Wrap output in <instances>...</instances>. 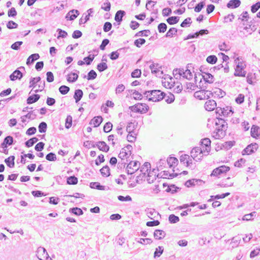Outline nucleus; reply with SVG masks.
<instances>
[{
	"label": "nucleus",
	"instance_id": "nucleus-9",
	"mask_svg": "<svg viewBox=\"0 0 260 260\" xmlns=\"http://www.w3.org/2000/svg\"><path fill=\"white\" fill-rule=\"evenodd\" d=\"M258 146L256 143H252L248 145L243 151L242 155L250 154L254 153L257 149Z\"/></svg>",
	"mask_w": 260,
	"mask_h": 260
},
{
	"label": "nucleus",
	"instance_id": "nucleus-17",
	"mask_svg": "<svg viewBox=\"0 0 260 260\" xmlns=\"http://www.w3.org/2000/svg\"><path fill=\"white\" fill-rule=\"evenodd\" d=\"M79 15V12L77 10H72L70 11L67 14L66 18L70 20H74Z\"/></svg>",
	"mask_w": 260,
	"mask_h": 260
},
{
	"label": "nucleus",
	"instance_id": "nucleus-13",
	"mask_svg": "<svg viewBox=\"0 0 260 260\" xmlns=\"http://www.w3.org/2000/svg\"><path fill=\"white\" fill-rule=\"evenodd\" d=\"M203 183V181L201 179H192L186 181L185 185L186 187H189L196 185H201Z\"/></svg>",
	"mask_w": 260,
	"mask_h": 260
},
{
	"label": "nucleus",
	"instance_id": "nucleus-7",
	"mask_svg": "<svg viewBox=\"0 0 260 260\" xmlns=\"http://www.w3.org/2000/svg\"><path fill=\"white\" fill-rule=\"evenodd\" d=\"M149 68L151 73L155 74L157 77H161L163 74V72L161 71L162 67L158 63H152L150 65Z\"/></svg>",
	"mask_w": 260,
	"mask_h": 260
},
{
	"label": "nucleus",
	"instance_id": "nucleus-24",
	"mask_svg": "<svg viewBox=\"0 0 260 260\" xmlns=\"http://www.w3.org/2000/svg\"><path fill=\"white\" fill-rule=\"evenodd\" d=\"M36 115L33 113V111L29 112L25 115L22 116L21 117V121L23 123H25L26 122V118H28L31 120H33L36 118Z\"/></svg>",
	"mask_w": 260,
	"mask_h": 260
},
{
	"label": "nucleus",
	"instance_id": "nucleus-27",
	"mask_svg": "<svg viewBox=\"0 0 260 260\" xmlns=\"http://www.w3.org/2000/svg\"><path fill=\"white\" fill-rule=\"evenodd\" d=\"M202 78L208 83L211 84L214 81V76L210 73H206V75H202Z\"/></svg>",
	"mask_w": 260,
	"mask_h": 260
},
{
	"label": "nucleus",
	"instance_id": "nucleus-41",
	"mask_svg": "<svg viewBox=\"0 0 260 260\" xmlns=\"http://www.w3.org/2000/svg\"><path fill=\"white\" fill-rule=\"evenodd\" d=\"M206 61L208 63L213 64L216 63L217 57L214 55H211L207 57Z\"/></svg>",
	"mask_w": 260,
	"mask_h": 260
},
{
	"label": "nucleus",
	"instance_id": "nucleus-46",
	"mask_svg": "<svg viewBox=\"0 0 260 260\" xmlns=\"http://www.w3.org/2000/svg\"><path fill=\"white\" fill-rule=\"evenodd\" d=\"M249 18V17L248 12L247 11H244L239 17L238 21L242 22L244 21V20L248 21Z\"/></svg>",
	"mask_w": 260,
	"mask_h": 260
},
{
	"label": "nucleus",
	"instance_id": "nucleus-16",
	"mask_svg": "<svg viewBox=\"0 0 260 260\" xmlns=\"http://www.w3.org/2000/svg\"><path fill=\"white\" fill-rule=\"evenodd\" d=\"M145 211L148 217L151 219L156 218L157 216L159 215V213L153 208H147Z\"/></svg>",
	"mask_w": 260,
	"mask_h": 260
},
{
	"label": "nucleus",
	"instance_id": "nucleus-35",
	"mask_svg": "<svg viewBox=\"0 0 260 260\" xmlns=\"http://www.w3.org/2000/svg\"><path fill=\"white\" fill-rule=\"evenodd\" d=\"M259 127L258 126L253 125L251 128V136L253 138L258 136V131Z\"/></svg>",
	"mask_w": 260,
	"mask_h": 260
},
{
	"label": "nucleus",
	"instance_id": "nucleus-44",
	"mask_svg": "<svg viewBox=\"0 0 260 260\" xmlns=\"http://www.w3.org/2000/svg\"><path fill=\"white\" fill-rule=\"evenodd\" d=\"M38 141V139L36 137H34L27 141L25 143V146L27 147H30L33 146Z\"/></svg>",
	"mask_w": 260,
	"mask_h": 260
},
{
	"label": "nucleus",
	"instance_id": "nucleus-28",
	"mask_svg": "<svg viewBox=\"0 0 260 260\" xmlns=\"http://www.w3.org/2000/svg\"><path fill=\"white\" fill-rule=\"evenodd\" d=\"M40 98V95L35 94L29 96L27 99V104H31L37 102Z\"/></svg>",
	"mask_w": 260,
	"mask_h": 260
},
{
	"label": "nucleus",
	"instance_id": "nucleus-8",
	"mask_svg": "<svg viewBox=\"0 0 260 260\" xmlns=\"http://www.w3.org/2000/svg\"><path fill=\"white\" fill-rule=\"evenodd\" d=\"M230 170V167L225 166H220L214 169L211 174V176L218 177V176L225 173Z\"/></svg>",
	"mask_w": 260,
	"mask_h": 260
},
{
	"label": "nucleus",
	"instance_id": "nucleus-55",
	"mask_svg": "<svg viewBox=\"0 0 260 260\" xmlns=\"http://www.w3.org/2000/svg\"><path fill=\"white\" fill-rule=\"evenodd\" d=\"M108 69V66L105 62H102L98 64L97 69L100 72H103Z\"/></svg>",
	"mask_w": 260,
	"mask_h": 260
},
{
	"label": "nucleus",
	"instance_id": "nucleus-39",
	"mask_svg": "<svg viewBox=\"0 0 260 260\" xmlns=\"http://www.w3.org/2000/svg\"><path fill=\"white\" fill-rule=\"evenodd\" d=\"M131 153H128V152H126V149L125 148H122L120 153L118 155V157L122 159H123L125 157L127 158L131 155Z\"/></svg>",
	"mask_w": 260,
	"mask_h": 260
},
{
	"label": "nucleus",
	"instance_id": "nucleus-31",
	"mask_svg": "<svg viewBox=\"0 0 260 260\" xmlns=\"http://www.w3.org/2000/svg\"><path fill=\"white\" fill-rule=\"evenodd\" d=\"M219 111H221V113L224 116H228L232 113H233L231 107H226L223 108H219Z\"/></svg>",
	"mask_w": 260,
	"mask_h": 260
},
{
	"label": "nucleus",
	"instance_id": "nucleus-58",
	"mask_svg": "<svg viewBox=\"0 0 260 260\" xmlns=\"http://www.w3.org/2000/svg\"><path fill=\"white\" fill-rule=\"evenodd\" d=\"M101 9L105 11H109L111 9V4L108 0H107L102 6Z\"/></svg>",
	"mask_w": 260,
	"mask_h": 260
},
{
	"label": "nucleus",
	"instance_id": "nucleus-15",
	"mask_svg": "<svg viewBox=\"0 0 260 260\" xmlns=\"http://www.w3.org/2000/svg\"><path fill=\"white\" fill-rule=\"evenodd\" d=\"M13 143V138L12 136H8L6 137L3 142L1 144V147L2 148H7L8 145H11Z\"/></svg>",
	"mask_w": 260,
	"mask_h": 260
},
{
	"label": "nucleus",
	"instance_id": "nucleus-49",
	"mask_svg": "<svg viewBox=\"0 0 260 260\" xmlns=\"http://www.w3.org/2000/svg\"><path fill=\"white\" fill-rule=\"evenodd\" d=\"M78 183V178L74 176H70L67 179V183L68 184L75 185Z\"/></svg>",
	"mask_w": 260,
	"mask_h": 260
},
{
	"label": "nucleus",
	"instance_id": "nucleus-52",
	"mask_svg": "<svg viewBox=\"0 0 260 260\" xmlns=\"http://www.w3.org/2000/svg\"><path fill=\"white\" fill-rule=\"evenodd\" d=\"M169 221L171 223H176L179 221V218L174 214H171L169 217Z\"/></svg>",
	"mask_w": 260,
	"mask_h": 260
},
{
	"label": "nucleus",
	"instance_id": "nucleus-51",
	"mask_svg": "<svg viewBox=\"0 0 260 260\" xmlns=\"http://www.w3.org/2000/svg\"><path fill=\"white\" fill-rule=\"evenodd\" d=\"M47 125L45 122H42L39 125V131L40 133H45L47 130Z\"/></svg>",
	"mask_w": 260,
	"mask_h": 260
},
{
	"label": "nucleus",
	"instance_id": "nucleus-19",
	"mask_svg": "<svg viewBox=\"0 0 260 260\" xmlns=\"http://www.w3.org/2000/svg\"><path fill=\"white\" fill-rule=\"evenodd\" d=\"M225 135V132L216 128L213 133V137L216 139H220L223 138Z\"/></svg>",
	"mask_w": 260,
	"mask_h": 260
},
{
	"label": "nucleus",
	"instance_id": "nucleus-45",
	"mask_svg": "<svg viewBox=\"0 0 260 260\" xmlns=\"http://www.w3.org/2000/svg\"><path fill=\"white\" fill-rule=\"evenodd\" d=\"M241 241V239L238 237H233L232 239V241L231 242V245H232V248H235L237 247Z\"/></svg>",
	"mask_w": 260,
	"mask_h": 260
},
{
	"label": "nucleus",
	"instance_id": "nucleus-21",
	"mask_svg": "<svg viewBox=\"0 0 260 260\" xmlns=\"http://www.w3.org/2000/svg\"><path fill=\"white\" fill-rule=\"evenodd\" d=\"M241 1L240 0H231L226 5L228 8L235 9L240 6Z\"/></svg>",
	"mask_w": 260,
	"mask_h": 260
},
{
	"label": "nucleus",
	"instance_id": "nucleus-37",
	"mask_svg": "<svg viewBox=\"0 0 260 260\" xmlns=\"http://www.w3.org/2000/svg\"><path fill=\"white\" fill-rule=\"evenodd\" d=\"M90 187L92 188H95L101 190H105V186L101 185L99 182H91Z\"/></svg>",
	"mask_w": 260,
	"mask_h": 260
},
{
	"label": "nucleus",
	"instance_id": "nucleus-6",
	"mask_svg": "<svg viewBox=\"0 0 260 260\" xmlns=\"http://www.w3.org/2000/svg\"><path fill=\"white\" fill-rule=\"evenodd\" d=\"M140 165V163L138 161H131L126 167V170L128 174H133L136 171H137Z\"/></svg>",
	"mask_w": 260,
	"mask_h": 260
},
{
	"label": "nucleus",
	"instance_id": "nucleus-54",
	"mask_svg": "<svg viewBox=\"0 0 260 260\" xmlns=\"http://www.w3.org/2000/svg\"><path fill=\"white\" fill-rule=\"evenodd\" d=\"M70 91V88L66 85H61L59 88V91L62 94H66Z\"/></svg>",
	"mask_w": 260,
	"mask_h": 260
},
{
	"label": "nucleus",
	"instance_id": "nucleus-47",
	"mask_svg": "<svg viewBox=\"0 0 260 260\" xmlns=\"http://www.w3.org/2000/svg\"><path fill=\"white\" fill-rule=\"evenodd\" d=\"M167 163L170 167H172L177 164L178 159L174 157H170L167 160Z\"/></svg>",
	"mask_w": 260,
	"mask_h": 260
},
{
	"label": "nucleus",
	"instance_id": "nucleus-26",
	"mask_svg": "<svg viewBox=\"0 0 260 260\" xmlns=\"http://www.w3.org/2000/svg\"><path fill=\"white\" fill-rule=\"evenodd\" d=\"M40 58V55L38 53H35L30 55L27 59L26 64L29 65L32 64L34 62Z\"/></svg>",
	"mask_w": 260,
	"mask_h": 260
},
{
	"label": "nucleus",
	"instance_id": "nucleus-56",
	"mask_svg": "<svg viewBox=\"0 0 260 260\" xmlns=\"http://www.w3.org/2000/svg\"><path fill=\"white\" fill-rule=\"evenodd\" d=\"M135 129V125L134 123L133 122H129L128 123L127 126H126V132L129 133H133Z\"/></svg>",
	"mask_w": 260,
	"mask_h": 260
},
{
	"label": "nucleus",
	"instance_id": "nucleus-30",
	"mask_svg": "<svg viewBox=\"0 0 260 260\" xmlns=\"http://www.w3.org/2000/svg\"><path fill=\"white\" fill-rule=\"evenodd\" d=\"M14 156H10L7 158L5 159V162L7 165L10 168H13L14 167Z\"/></svg>",
	"mask_w": 260,
	"mask_h": 260
},
{
	"label": "nucleus",
	"instance_id": "nucleus-1",
	"mask_svg": "<svg viewBox=\"0 0 260 260\" xmlns=\"http://www.w3.org/2000/svg\"><path fill=\"white\" fill-rule=\"evenodd\" d=\"M143 94L149 101L153 102H159L166 97V93L160 90H148Z\"/></svg>",
	"mask_w": 260,
	"mask_h": 260
},
{
	"label": "nucleus",
	"instance_id": "nucleus-3",
	"mask_svg": "<svg viewBox=\"0 0 260 260\" xmlns=\"http://www.w3.org/2000/svg\"><path fill=\"white\" fill-rule=\"evenodd\" d=\"M36 253V255L40 260H52L44 247H38Z\"/></svg>",
	"mask_w": 260,
	"mask_h": 260
},
{
	"label": "nucleus",
	"instance_id": "nucleus-34",
	"mask_svg": "<svg viewBox=\"0 0 260 260\" xmlns=\"http://www.w3.org/2000/svg\"><path fill=\"white\" fill-rule=\"evenodd\" d=\"M78 78V75L75 73H72L68 75L67 77V81L69 82H75Z\"/></svg>",
	"mask_w": 260,
	"mask_h": 260
},
{
	"label": "nucleus",
	"instance_id": "nucleus-5",
	"mask_svg": "<svg viewBox=\"0 0 260 260\" xmlns=\"http://www.w3.org/2000/svg\"><path fill=\"white\" fill-rule=\"evenodd\" d=\"M237 30L240 33L242 34L243 35L247 36L248 35H250L252 32L254 31L255 28L253 29L251 27V25L249 24L248 25L246 26H238Z\"/></svg>",
	"mask_w": 260,
	"mask_h": 260
},
{
	"label": "nucleus",
	"instance_id": "nucleus-43",
	"mask_svg": "<svg viewBox=\"0 0 260 260\" xmlns=\"http://www.w3.org/2000/svg\"><path fill=\"white\" fill-rule=\"evenodd\" d=\"M164 248L162 246H158L155 249V250L154 253V257L155 258L156 257H159L163 253Z\"/></svg>",
	"mask_w": 260,
	"mask_h": 260
},
{
	"label": "nucleus",
	"instance_id": "nucleus-12",
	"mask_svg": "<svg viewBox=\"0 0 260 260\" xmlns=\"http://www.w3.org/2000/svg\"><path fill=\"white\" fill-rule=\"evenodd\" d=\"M216 106V103L213 100H210L207 101L205 104V108L208 111L213 110Z\"/></svg>",
	"mask_w": 260,
	"mask_h": 260
},
{
	"label": "nucleus",
	"instance_id": "nucleus-59",
	"mask_svg": "<svg viewBox=\"0 0 260 260\" xmlns=\"http://www.w3.org/2000/svg\"><path fill=\"white\" fill-rule=\"evenodd\" d=\"M150 33V31L149 30H143L138 32L136 35V37H147L149 34Z\"/></svg>",
	"mask_w": 260,
	"mask_h": 260
},
{
	"label": "nucleus",
	"instance_id": "nucleus-38",
	"mask_svg": "<svg viewBox=\"0 0 260 260\" xmlns=\"http://www.w3.org/2000/svg\"><path fill=\"white\" fill-rule=\"evenodd\" d=\"M256 212L254 211L249 214H247L243 216L242 219L243 220L246 221L251 220H253V218L256 216Z\"/></svg>",
	"mask_w": 260,
	"mask_h": 260
},
{
	"label": "nucleus",
	"instance_id": "nucleus-42",
	"mask_svg": "<svg viewBox=\"0 0 260 260\" xmlns=\"http://www.w3.org/2000/svg\"><path fill=\"white\" fill-rule=\"evenodd\" d=\"M179 20V17L178 16H172L167 19V22L171 25L177 23Z\"/></svg>",
	"mask_w": 260,
	"mask_h": 260
},
{
	"label": "nucleus",
	"instance_id": "nucleus-32",
	"mask_svg": "<svg viewBox=\"0 0 260 260\" xmlns=\"http://www.w3.org/2000/svg\"><path fill=\"white\" fill-rule=\"evenodd\" d=\"M100 172L103 177H108L110 175V168L108 166L103 167L101 170Z\"/></svg>",
	"mask_w": 260,
	"mask_h": 260
},
{
	"label": "nucleus",
	"instance_id": "nucleus-50",
	"mask_svg": "<svg viewBox=\"0 0 260 260\" xmlns=\"http://www.w3.org/2000/svg\"><path fill=\"white\" fill-rule=\"evenodd\" d=\"M177 32V29L172 27L169 29L166 35V37H172L174 35H176Z\"/></svg>",
	"mask_w": 260,
	"mask_h": 260
},
{
	"label": "nucleus",
	"instance_id": "nucleus-11",
	"mask_svg": "<svg viewBox=\"0 0 260 260\" xmlns=\"http://www.w3.org/2000/svg\"><path fill=\"white\" fill-rule=\"evenodd\" d=\"M92 147H97L101 151L108 152L109 150V147L104 141H99L95 144H92Z\"/></svg>",
	"mask_w": 260,
	"mask_h": 260
},
{
	"label": "nucleus",
	"instance_id": "nucleus-4",
	"mask_svg": "<svg viewBox=\"0 0 260 260\" xmlns=\"http://www.w3.org/2000/svg\"><path fill=\"white\" fill-rule=\"evenodd\" d=\"M204 151L201 148L197 147L193 148L191 151V156L196 161L200 160L202 159Z\"/></svg>",
	"mask_w": 260,
	"mask_h": 260
},
{
	"label": "nucleus",
	"instance_id": "nucleus-14",
	"mask_svg": "<svg viewBox=\"0 0 260 260\" xmlns=\"http://www.w3.org/2000/svg\"><path fill=\"white\" fill-rule=\"evenodd\" d=\"M23 77L22 72L19 70H16L10 76V79L11 81H15L17 79L20 80Z\"/></svg>",
	"mask_w": 260,
	"mask_h": 260
},
{
	"label": "nucleus",
	"instance_id": "nucleus-33",
	"mask_svg": "<svg viewBox=\"0 0 260 260\" xmlns=\"http://www.w3.org/2000/svg\"><path fill=\"white\" fill-rule=\"evenodd\" d=\"M151 167L150 164L148 162H146L144 164L140 169L141 172L142 173L143 176H145L146 173L148 172V170Z\"/></svg>",
	"mask_w": 260,
	"mask_h": 260
},
{
	"label": "nucleus",
	"instance_id": "nucleus-25",
	"mask_svg": "<svg viewBox=\"0 0 260 260\" xmlns=\"http://www.w3.org/2000/svg\"><path fill=\"white\" fill-rule=\"evenodd\" d=\"M125 50V48H122L118 49L116 51H113L110 54V58L112 60H116L117 59L119 56V54L121 51H124Z\"/></svg>",
	"mask_w": 260,
	"mask_h": 260
},
{
	"label": "nucleus",
	"instance_id": "nucleus-48",
	"mask_svg": "<svg viewBox=\"0 0 260 260\" xmlns=\"http://www.w3.org/2000/svg\"><path fill=\"white\" fill-rule=\"evenodd\" d=\"M138 106H140L138 107L139 109H141L140 113H146L149 110V107L147 105V104L144 103H138L137 104Z\"/></svg>",
	"mask_w": 260,
	"mask_h": 260
},
{
	"label": "nucleus",
	"instance_id": "nucleus-60",
	"mask_svg": "<svg viewBox=\"0 0 260 260\" xmlns=\"http://www.w3.org/2000/svg\"><path fill=\"white\" fill-rule=\"evenodd\" d=\"M146 42V41L144 39H138L135 41L134 42V45L136 46L137 47H141V46L144 44Z\"/></svg>",
	"mask_w": 260,
	"mask_h": 260
},
{
	"label": "nucleus",
	"instance_id": "nucleus-10",
	"mask_svg": "<svg viewBox=\"0 0 260 260\" xmlns=\"http://www.w3.org/2000/svg\"><path fill=\"white\" fill-rule=\"evenodd\" d=\"M202 149L207 153L210 151L211 141L209 138H206L202 140Z\"/></svg>",
	"mask_w": 260,
	"mask_h": 260
},
{
	"label": "nucleus",
	"instance_id": "nucleus-18",
	"mask_svg": "<svg viewBox=\"0 0 260 260\" xmlns=\"http://www.w3.org/2000/svg\"><path fill=\"white\" fill-rule=\"evenodd\" d=\"M207 91L206 90L203 89L196 91L194 93V96L196 98L199 100H205L206 98Z\"/></svg>",
	"mask_w": 260,
	"mask_h": 260
},
{
	"label": "nucleus",
	"instance_id": "nucleus-57",
	"mask_svg": "<svg viewBox=\"0 0 260 260\" xmlns=\"http://www.w3.org/2000/svg\"><path fill=\"white\" fill-rule=\"evenodd\" d=\"M56 31L58 33L57 39H59L60 38H65L68 36V33L61 29L58 28Z\"/></svg>",
	"mask_w": 260,
	"mask_h": 260
},
{
	"label": "nucleus",
	"instance_id": "nucleus-20",
	"mask_svg": "<svg viewBox=\"0 0 260 260\" xmlns=\"http://www.w3.org/2000/svg\"><path fill=\"white\" fill-rule=\"evenodd\" d=\"M125 15V12L123 10H118L115 14L114 19L118 22V24L122 21L123 17Z\"/></svg>",
	"mask_w": 260,
	"mask_h": 260
},
{
	"label": "nucleus",
	"instance_id": "nucleus-36",
	"mask_svg": "<svg viewBox=\"0 0 260 260\" xmlns=\"http://www.w3.org/2000/svg\"><path fill=\"white\" fill-rule=\"evenodd\" d=\"M189 64L187 66V69L184 71V75H183V78L187 79L188 80H191L193 77V75L191 72L190 70L188 69Z\"/></svg>",
	"mask_w": 260,
	"mask_h": 260
},
{
	"label": "nucleus",
	"instance_id": "nucleus-64",
	"mask_svg": "<svg viewBox=\"0 0 260 260\" xmlns=\"http://www.w3.org/2000/svg\"><path fill=\"white\" fill-rule=\"evenodd\" d=\"M46 159L49 161H55L56 159V156L55 153L50 152L46 155Z\"/></svg>",
	"mask_w": 260,
	"mask_h": 260
},
{
	"label": "nucleus",
	"instance_id": "nucleus-23",
	"mask_svg": "<svg viewBox=\"0 0 260 260\" xmlns=\"http://www.w3.org/2000/svg\"><path fill=\"white\" fill-rule=\"evenodd\" d=\"M103 121V118L101 116L94 117L90 122L89 124L93 125L94 127L99 126Z\"/></svg>",
	"mask_w": 260,
	"mask_h": 260
},
{
	"label": "nucleus",
	"instance_id": "nucleus-2",
	"mask_svg": "<svg viewBox=\"0 0 260 260\" xmlns=\"http://www.w3.org/2000/svg\"><path fill=\"white\" fill-rule=\"evenodd\" d=\"M236 64L235 72L234 73L235 76L245 77L246 72L244 70L246 67V64L243 61H240V57H237L235 60Z\"/></svg>",
	"mask_w": 260,
	"mask_h": 260
},
{
	"label": "nucleus",
	"instance_id": "nucleus-22",
	"mask_svg": "<svg viewBox=\"0 0 260 260\" xmlns=\"http://www.w3.org/2000/svg\"><path fill=\"white\" fill-rule=\"evenodd\" d=\"M154 237L157 240L163 239L166 236V233L160 230H156L154 232Z\"/></svg>",
	"mask_w": 260,
	"mask_h": 260
},
{
	"label": "nucleus",
	"instance_id": "nucleus-53",
	"mask_svg": "<svg viewBox=\"0 0 260 260\" xmlns=\"http://www.w3.org/2000/svg\"><path fill=\"white\" fill-rule=\"evenodd\" d=\"M215 96H217L219 98H221L225 95V92L222 90L221 89L217 88L214 91Z\"/></svg>",
	"mask_w": 260,
	"mask_h": 260
},
{
	"label": "nucleus",
	"instance_id": "nucleus-61",
	"mask_svg": "<svg viewBox=\"0 0 260 260\" xmlns=\"http://www.w3.org/2000/svg\"><path fill=\"white\" fill-rule=\"evenodd\" d=\"M113 125L110 122H107L104 126V131L105 133L110 132L112 128Z\"/></svg>",
	"mask_w": 260,
	"mask_h": 260
},
{
	"label": "nucleus",
	"instance_id": "nucleus-40",
	"mask_svg": "<svg viewBox=\"0 0 260 260\" xmlns=\"http://www.w3.org/2000/svg\"><path fill=\"white\" fill-rule=\"evenodd\" d=\"M69 212L76 215H81L83 214L82 210L78 207L70 208Z\"/></svg>",
	"mask_w": 260,
	"mask_h": 260
},
{
	"label": "nucleus",
	"instance_id": "nucleus-29",
	"mask_svg": "<svg viewBox=\"0 0 260 260\" xmlns=\"http://www.w3.org/2000/svg\"><path fill=\"white\" fill-rule=\"evenodd\" d=\"M83 95V93L82 90L81 89H77L75 90L74 98L75 99L76 103H77L81 98H82Z\"/></svg>",
	"mask_w": 260,
	"mask_h": 260
},
{
	"label": "nucleus",
	"instance_id": "nucleus-62",
	"mask_svg": "<svg viewBox=\"0 0 260 260\" xmlns=\"http://www.w3.org/2000/svg\"><path fill=\"white\" fill-rule=\"evenodd\" d=\"M235 18V15L233 14H230L224 17V23H228V22H232Z\"/></svg>",
	"mask_w": 260,
	"mask_h": 260
},
{
	"label": "nucleus",
	"instance_id": "nucleus-63",
	"mask_svg": "<svg viewBox=\"0 0 260 260\" xmlns=\"http://www.w3.org/2000/svg\"><path fill=\"white\" fill-rule=\"evenodd\" d=\"M167 25L165 23H160L158 25V30L159 32H164L166 31Z\"/></svg>",
	"mask_w": 260,
	"mask_h": 260
}]
</instances>
